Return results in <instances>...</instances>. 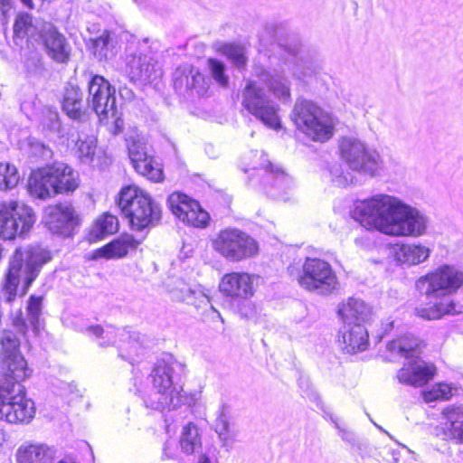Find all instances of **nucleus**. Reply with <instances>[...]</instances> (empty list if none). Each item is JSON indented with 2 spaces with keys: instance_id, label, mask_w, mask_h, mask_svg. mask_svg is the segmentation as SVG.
Listing matches in <instances>:
<instances>
[{
  "instance_id": "41",
  "label": "nucleus",
  "mask_w": 463,
  "mask_h": 463,
  "mask_svg": "<svg viewBox=\"0 0 463 463\" xmlns=\"http://www.w3.org/2000/svg\"><path fill=\"white\" fill-rule=\"evenodd\" d=\"M119 223L117 216L105 213L95 222L90 231V238L99 241L108 235L116 233L118 231Z\"/></svg>"
},
{
  "instance_id": "33",
  "label": "nucleus",
  "mask_w": 463,
  "mask_h": 463,
  "mask_svg": "<svg viewBox=\"0 0 463 463\" xmlns=\"http://www.w3.org/2000/svg\"><path fill=\"white\" fill-rule=\"evenodd\" d=\"M183 300L188 305L194 306L196 309L209 307L213 314V319L217 317L223 323V319L218 310L212 304L211 290L201 285L188 287L183 291Z\"/></svg>"
},
{
  "instance_id": "19",
  "label": "nucleus",
  "mask_w": 463,
  "mask_h": 463,
  "mask_svg": "<svg viewBox=\"0 0 463 463\" xmlns=\"http://www.w3.org/2000/svg\"><path fill=\"white\" fill-rule=\"evenodd\" d=\"M167 204L172 213L187 225L204 228L209 223V213L197 201L183 193L171 194L167 198Z\"/></svg>"
},
{
  "instance_id": "32",
  "label": "nucleus",
  "mask_w": 463,
  "mask_h": 463,
  "mask_svg": "<svg viewBox=\"0 0 463 463\" xmlns=\"http://www.w3.org/2000/svg\"><path fill=\"white\" fill-rule=\"evenodd\" d=\"M63 112L71 119L80 120L85 115L83 93L78 86L68 84L61 101Z\"/></svg>"
},
{
  "instance_id": "6",
  "label": "nucleus",
  "mask_w": 463,
  "mask_h": 463,
  "mask_svg": "<svg viewBox=\"0 0 463 463\" xmlns=\"http://www.w3.org/2000/svg\"><path fill=\"white\" fill-rule=\"evenodd\" d=\"M463 288V269L449 263H443L429 270L415 281V288L428 299L449 298Z\"/></svg>"
},
{
  "instance_id": "18",
  "label": "nucleus",
  "mask_w": 463,
  "mask_h": 463,
  "mask_svg": "<svg viewBox=\"0 0 463 463\" xmlns=\"http://www.w3.org/2000/svg\"><path fill=\"white\" fill-rule=\"evenodd\" d=\"M261 180L260 187L269 197L286 201L288 190L293 186L292 178L279 165L271 163L264 152L260 156Z\"/></svg>"
},
{
  "instance_id": "22",
  "label": "nucleus",
  "mask_w": 463,
  "mask_h": 463,
  "mask_svg": "<svg viewBox=\"0 0 463 463\" xmlns=\"http://www.w3.org/2000/svg\"><path fill=\"white\" fill-rule=\"evenodd\" d=\"M126 71L133 82L146 84L153 82L162 75L157 62L149 54L134 53L127 55Z\"/></svg>"
},
{
  "instance_id": "49",
  "label": "nucleus",
  "mask_w": 463,
  "mask_h": 463,
  "mask_svg": "<svg viewBox=\"0 0 463 463\" xmlns=\"http://www.w3.org/2000/svg\"><path fill=\"white\" fill-rule=\"evenodd\" d=\"M208 66L213 79L221 86L229 85V76L226 73V66L215 58L208 59Z\"/></svg>"
},
{
  "instance_id": "15",
  "label": "nucleus",
  "mask_w": 463,
  "mask_h": 463,
  "mask_svg": "<svg viewBox=\"0 0 463 463\" xmlns=\"http://www.w3.org/2000/svg\"><path fill=\"white\" fill-rule=\"evenodd\" d=\"M32 374L20 353V339L13 331H5L0 339V375L4 380L24 381Z\"/></svg>"
},
{
  "instance_id": "59",
  "label": "nucleus",
  "mask_w": 463,
  "mask_h": 463,
  "mask_svg": "<svg viewBox=\"0 0 463 463\" xmlns=\"http://www.w3.org/2000/svg\"><path fill=\"white\" fill-rule=\"evenodd\" d=\"M5 441V432L2 429H0V448L2 447V445L4 444Z\"/></svg>"
},
{
  "instance_id": "39",
  "label": "nucleus",
  "mask_w": 463,
  "mask_h": 463,
  "mask_svg": "<svg viewBox=\"0 0 463 463\" xmlns=\"http://www.w3.org/2000/svg\"><path fill=\"white\" fill-rule=\"evenodd\" d=\"M114 31H103V33L92 41V51L99 60L113 58L118 52V43L113 41Z\"/></svg>"
},
{
  "instance_id": "56",
  "label": "nucleus",
  "mask_w": 463,
  "mask_h": 463,
  "mask_svg": "<svg viewBox=\"0 0 463 463\" xmlns=\"http://www.w3.org/2000/svg\"><path fill=\"white\" fill-rule=\"evenodd\" d=\"M198 462L199 463H212L211 459L209 458V457H207L204 454L200 455Z\"/></svg>"
},
{
  "instance_id": "34",
  "label": "nucleus",
  "mask_w": 463,
  "mask_h": 463,
  "mask_svg": "<svg viewBox=\"0 0 463 463\" xmlns=\"http://www.w3.org/2000/svg\"><path fill=\"white\" fill-rule=\"evenodd\" d=\"M430 254V250L420 244L397 245L394 250L395 260L401 265H417L424 262Z\"/></svg>"
},
{
  "instance_id": "12",
  "label": "nucleus",
  "mask_w": 463,
  "mask_h": 463,
  "mask_svg": "<svg viewBox=\"0 0 463 463\" xmlns=\"http://www.w3.org/2000/svg\"><path fill=\"white\" fill-rule=\"evenodd\" d=\"M213 247L231 262H239L255 256L259 251L257 241L237 228L222 230L213 241Z\"/></svg>"
},
{
  "instance_id": "11",
  "label": "nucleus",
  "mask_w": 463,
  "mask_h": 463,
  "mask_svg": "<svg viewBox=\"0 0 463 463\" xmlns=\"http://www.w3.org/2000/svg\"><path fill=\"white\" fill-rule=\"evenodd\" d=\"M339 148L343 160L353 171L374 177L383 170L380 153L357 138L343 137Z\"/></svg>"
},
{
  "instance_id": "23",
  "label": "nucleus",
  "mask_w": 463,
  "mask_h": 463,
  "mask_svg": "<svg viewBox=\"0 0 463 463\" xmlns=\"http://www.w3.org/2000/svg\"><path fill=\"white\" fill-rule=\"evenodd\" d=\"M43 301L42 296L31 295L27 300L25 307L26 317L23 316L22 311L14 318L13 324L17 331L28 340L29 328L33 336H38L43 328Z\"/></svg>"
},
{
  "instance_id": "29",
  "label": "nucleus",
  "mask_w": 463,
  "mask_h": 463,
  "mask_svg": "<svg viewBox=\"0 0 463 463\" xmlns=\"http://www.w3.org/2000/svg\"><path fill=\"white\" fill-rule=\"evenodd\" d=\"M337 313L343 324L361 323L365 325L370 319L372 309L361 298H349L338 306Z\"/></svg>"
},
{
  "instance_id": "61",
  "label": "nucleus",
  "mask_w": 463,
  "mask_h": 463,
  "mask_svg": "<svg viewBox=\"0 0 463 463\" xmlns=\"http://www.w3.org/2000/svg\"><path fill=\"white\" fill-rule=\"evenodd\" d=\"M250 182H251L252 184H254V183L256 182V177L253 175V174H251V175H250Z\"/></svg>"
},
{
  "instance_id": "46",
  "label": "nucleus",
  "mask_w": 463,
  "mask_h": 463,
  "mask_svg": "<svg viewBox=\"0 0 463 463\" xmlns=\"http://www.w3.org/2000/svg\"><path fill=\"white\" fill-rule=\"evenodd\" d=\"M17 168L7 162L0 163V191H7L15 187L19 182Z\"/></svg>"
},
{
  "instance_id": "52",
  "label": "nucleus",
  "mask_w": 463,
  "mask_h": 463,
  "mask_svg": "<svg viewBox=\"0 0 463 463\" xmlns=\"http://www.w3.org/2000/svg\"><path fill=\"white\" fill-rule=\"evenodd\" d=\"M109 119L112 120V126L109 128L110 132L115 136L122 133L124 130V120L121 118V113L118 107L116 108L115 115H108V118H104L102 122L108 124Z\"/></svg>"
},
{
  "instance_id": "27",
  "label": "nucleus",
  "mask_w": 463,
  "mask_h": 463,
  "mask_svg": "<svg viewBox=\"0 0 463 463\" xmlns=\"http://www.w3.org/2000/svg\"><path fill=\"white\" fill-rule=\"evenodd\" d=\"M298 385L301 389L302 396L305 399H308L310 402H314L318 410H320L323 412V417L325 419H329L335 426V428L338 429L339 435L342 438V439L351 445H354L355 443V436L353 432L348 431L346 430L341 429L337 422L336 418L331 413V411L325 406L323 403L319 394L315 391L309 382V380L306 377H299L298 379Z\"/></svg>"
},
{
  "instance_id": "25",
  "label": "nucleus",
  "mask_w": 463,
  "mask_h": 463,
  "mask_svg": "<svg viewBox=\"0 0 463 463\" xmlns=\"http://www.w3.org/2000/svg\"><path fill=\"white\" fill-rule=\"evenodd\" d=\"M220 291L232 300L251 298L254 295V277L247 272L233 271L222 276Z\"/></svg>"
},
{
  "instance_id": "37",
  "label": "nucleus",
  "mask_w": 463,
  "mask_h": 463,
  "mask_svg": "<svg viewBox=\"0 0 463 463\" xmlns=\"http://www.w3.org/2000/svg\"><path fill=\"white\" fill-rule=\"evenodd\" d=\"M231 408L226 403H222L218 411L214 424L215 432L222 441V446L228 450L232 448L233 436L231 431Z\"/></svg>"
},
{
  "instance_id": "13",
  "label": "nucleus",
  "mask_w": 463,
  "mask_h": 463,
  "mask_svg": "<svg viewBox=\"0 0 463 463\" xmlns=\"http://www.w3.org/2000/svg\"><path fill=\"white\" fill-rule=\"evenodd\" d=\"M36 217L33 210L16 201L0 203V239L14 240L33 228Z\"/></svg>"
},
{
  "instance_id": "48",
  "label": "nucleus",
  "mask_w": 463,
  "mask_h": 463,
  "mask_svg": "<svg viewBox=\"0 0 463 463\" xmlns=\"http://www.w3.org/2000/svg\"><path fill=\"white\" fill-rule=\"evenodd\" d=\"M331 182L338 187H345L354 183V177L348 171H345L338 163H334L329 166Z\"/></svg>"
},
{
  "instance_id": "16",
  "label": "nucleus",
  "mask_w": 463,
  "mask_h": 463,
  "mask_svg": "<svg viewBox=\"0 0 463 463\" xmlns=\"http://www.w3.org/2000/svg\"><path fill=\"white\" fill-rule=\"evenodd\" d=\"M126 142L128 157L137 173L153 182L163 180V170L156 163L154 156L149 154L145 138L135 134L128 136Z\"/></svg>"
},
{
  "instance_id": "1",
  "label": "nucleus",
  "mask_w": 463,
  "mask_h": 463,
  "mask_svg": "<svg viewBox=\"0 0 463 463\" xmlns=\"http://www.w3.org/2000/svg\"><path fill=\"white\" fill-rule=\"evenodd\" d=\"M89 335L99 339L100 346L115 345L118 356L132 365L134 385L137 393L142 399L146 408L164 414L165 431L175 430L174 423L183 420L191 412V407L198 400V392L185 393L181 384V376L184 373V364L178 362L173 354H163L154 364L146 377L150 386L142 387L143 368H139L140 357L145 354L146 347L138 332L128 327L116 329L109 325L103 327L92 325L86 328Z\"/></svg>"
},
{
  "instance_id": "10",
  "label": "nucleus",
  "mask_w": 463,
  "mask_h": 463,
  "mask_svg": "<svg viewBox=\"0 0 463 463\" xmlns=\"http://www.w3.org/2000/svg\"><path fill=\"white\" fill-rule=\"evenodd\" d=\"M243 108L269 128H282L279 106L270 98L263 84L254 80L246 81L242 90Z\"/></svg>"
},
{
  "instance_id": "8",
  "label": "nucleus",
  "mask_w": 463,
  "mask_h": 463,
  "mask_svg": "<svg viewBox=\"0 0 463 463\" xmlns=\"http://www.w3.org/2000/svg\"><path fill=\"white\" fill-rule=\"evenodd\" d=\"M296 127L314 141L325 142L334 134V119L311 100L299 99L291 113Z\"/></svg>"
},
{
  "instance_id": "7",
  "label": "nucleus",
  "mask_w": 463,
  "mask_h": 463,
  "mask_svg": "<svg viewBox=\"0 0 463 463\" xmlns=\"http://www.w3.org/2000/svg\"><path fill=\"white\" fill-rule=\"evenodd\" d=\"M23 381L10 379L0 384V420L27 424L35 416L34 402L26 396Z\"/></svg>"
},
{
  "instance_id": "64",
  "label": "nucleus",
  "mask_w": 463,
  "mask_h": 463,
  "mask_svg": "<svg viewBox=\"0 0 463 463\" xmlns=\"http://www.w3.org/2000/svg\"><path fill=\"white\" fill-rule=\"evenodd\" d=\"M459 457L461 459H463V450L459 452Z\"/></svg>"
},
{
  "instance_id": "20",
  "label": "nucleus",
  "mask_w": 463,
  "mask_h": 463,
  "mask_svg": "<svg viewBox=\"0 0 463 463\" xmlns=\"http://www.w3.org/2000/svg\"><path fill=\"white\" fill-rule=\"evenodd\" d=\"M43 221L50 232L63 238L71 237L80 224L79 216L70 203L48 206Z\"/></svg>"
},
{
  "instance_id": "4",
  "label": "nucleus",
  "mask_w": 463,
  "mask_h": 463,
  "mask_svg": "<svg viewBox=\"0 0 463 463\" xmlns=\"http://www.w3.org/2000/svg\"><path fill=\"white\" fill-rule=\"evenodd\" d=\"M116 202L134 231L141 232L160 221L161 210L158 204L136 185L122 187Z\"/></svg>"
},
{
  "instance_id": "44",
  "label": "nucleus",
  "mask_w": 463,
  "mask_h": 463,
  "mask_svg": "<svg viewBox=\"0 0 463 463\" xmlns=\"http://www.w3.org/2000/svg\"><path fill=\"white\" fill-rule=\"evenodd\" d=\"M217 51L239 69L244 68L247 64L248 58L242 45L234 43H221L218 45Z\"/></svg>"
},
{
  "instance_id": "17",
  "label": "nucleus",
  "mask_w": 463,
  "mask_h": 463,
  "mask_svg": "<svg viewBox=\"0 0 463 463\" xmlns=\"http://www.w3.org/2000/svg\"><path fill=\"white\" fill-rule=\"evenodd\" d=\"M88 105L100 121L108 115H115L117 106L116 88L103 76L93 75L89 83Z\"/></svg>"
},
{
  "instance_id": "62",
  "label": "nucleus",
  "mask_w": 463,
  "mask_h": 463,
  "mask_svg": "<svg viewBox=\"0 0 463 463\" xmlns=\"http://www.w3.org/2000/svg\"><path fill=\"white\" fill-rule=\"evenodd\" d=\"M25 102L21 103V109L24 110L25 109Z\"/></svg>"
},
{
  "instance_id": "35",
  "label": "nucleus",
  "mask_w": 463,
  "mask_h": 463,
  "mask_svg": "<svg viewBox=\"0 0 463 463\" xmlns=\"http://www.w3.org/2000/svg\"><path fill=\"white\" fill-rule=\"evenodd\" d=\"M54 450L46 445L20 447L16 453L17 463H52Z\"/></svg>"
},
{
  "instance_id": "24",
  "label": "nucleus",
  "mask_w": 463,
  "mask_h": 463,
  "mask_svg": "<svg viewBox=\"0 0 463 463\" xmlns=\"http://www.w3.org/2000/svg\"><path fill=\"white\" fill-rule=\"evenodd\" d=\"M32 35L41 40L44 50L54 62L67 64L71 55V46L67 38L60 31H32Z\"/></svg>"
},
{
  "instance_id": "45",
  "label": "nucleus",
  "mask_w": 463,
  "mask_h": 463,
  "mask_svg": "<svg viewBox=\"0 0 463 463\" xmlns=\"http://www.w3.org/2000/svg\"><path fill=\"white\" fill-rule=\"evenodd\" d=\"M76 154L83 164L92 163L97 148V138L90 135H80L76 142Z\"/></svg>"
},
{
  "instance_id": "58",
  "label": "nucleus",
  "mask_w": 463,
  "mask_h": 463,
  "mask_svg": "<svg viewBox=\"0 0 463 463\" xmlns=\"http://www.w3.org/2000/svg\"><path fill=\"white\" fill-rule=\"evenodd\" d=\"M288 52L293 56H298L300 52L299 48L295 46L294 48H288Z\"/></svg>"
},
{
  "instance_id": "31",
  "label": "nucleus",
  "mask_w": 463,
  "mask_h": 463,
  "mask_svg": "<svg viewBox=\"0 0 463 463\" xmlns=\"http://www.w3.org/2000/svg\"><path fill=\"white\" fill-rule=\"evenodd\" d=\"M39 127L43 135L51 140L66 137V128L61 125L59 112L52 107H45L41 111Z\"/></svg>"
},
{
  "instance_id": "42",
  "label": "nucleus",
  "mask_w": 463,
  "mask_h": 463,
  "mask_svg": "<svg viewBox=\"0 0 463 463\" xmlns=\"http://www.w3.org/2000/svg\"><path fill=\"white\" fill-rule=\"evenodd\" d=\"M201 445L197 426L193 422H189L184 427L180 439V446L183 452L187 455L193 454L201 449Z\"/></svg>"
},
{
  "instance_id": "9",
  "label": "nucleus",
  "mask_w": 463,
  "mask_h": 463,
  "mask_svg": "<svg viewBox=\"0 0 463 463\" xmlns=\"http://www.w3.org/2000/svg\"><path fill=\"white\" fill-rule=\"evenodd\" d=\"M387 349L392 354L405 358L403 367L399 370L397 377L401 383L420 387L428 383L435 374V366L420 357L416 346L409 345L404 339L390 341Z\"/></svg>"
},
{
  "instance_id": "36",
  "label": "nucleus",
  "mask_w": 463,
  "mask_h": 463,
  "mask_svg": "<svg viewBox=\"0 0 463 463\" xmlns=\"http://www.w3.org/2000/svg\"><path fill=\"white\" fill-rule=\"evenodd\" d=\"M456 303L450 299L449 301L435 302L430 306H419L414 309L415 316L424 320L440 319L445 315L454 314Z\"/></svg>"
},
{
  "instance_id": "28",
  "label": "nucleus",
  "mask_w": 463,
  "mask_h": 463,
  "mask_svg": "<svg viewBox=\"0 0 463 463\" xmlns=\"http://www.w3.org/2000/svg\"><path fill=\"white\" fill-rule=\"evenodd\" d=\"M53 177L54 193L69 194L79 186V175L70 165L62 162H55L49 165Z\"/></svg>"
},
{
  "instance_id": "54",
  "label": "nucleus",
  "mask_w": 463,
  "mask_h": 463,
  "mask_svg": "<svg viewBox=\"0 0 463 463\" xmlns=\"http://www.w3.org/2000/svg\"><path fill=\"white\" fill-rule=\"evenodd\" d=\"M10 3L11 0H0V13L1 19L3 21V25L6 24V20L8 18V13L10 11Z\"/></svg>"
},
{
  "instance_id": "3",
  "label": "nucleus",
  "mask_w": 463,
  "mask_h": 463,
  "mask_svg": "<svg viewBox=\"0 0 463 463\" xmlns=\"http://www.w3.org/2000/svg\"><path fill=\"white\" fill-rule=\"evenodd\" d=\"M50 252L37 247L17 248L9 260L2 286L1 298L8 304L14 301L23 278L20 296H25L43 266L50 261Z\"/></svg>"
},
{
  "instance_id": "51",
  "label": "nucleus",
  "mask_w": 463,
  "mask_h": 463,
  "mask_svg": "<svg viewBox=\"0 0 463 463\" xmlns=\"http://www.w3.org/2000/svg\"><path fill=\"white\" fill-rule=\"evenodd\" d=\"M455 389L451 384L440 383L433 387V398L437 400H449L453 395Z\"/></svg>"
},
{
  "instance_id": "50",
  "label": "nucleus",
  "mask_w": 463,
  "mask_h": 463,
  "mask_svg": "<svg viewBox=\"0 0 463 463\" xmlns=\"http://www.w3.org/2000/svg\"><path fill=\"white\" fill-rule=\"evenodd\" d=\"M29 146L31 156L37 159L47 160L52 156L51 148L39 140H30Z\"/></svg>"
},
{
  "instance_id": "14",
  "label": "nucleus",
  "mask_w": 463,
  "mask_h": 463,
  "mask_svg": "<svg viewBox=\"0 0 463 463\" xmlns=\"http://www.w3.org/2000/svg\"><path fill=\"white\" fill-rule=\"evenodd\" d=\"M298 283L305 289L324 296L336 291L339 284L331 265L317 258L306 259Z\"/></svg>"
},
{
  "instance_id": "55",
  "label": "nucleus",
  "mask_w": 463,
  "mask_h": 463,
  "mask_svg": "<svg viewBox=\"0 0 463 463\" xmlns=\"http://www.w3.org/2000/svg\"><path fill=\"white\" fill-rule=\"evenodd\" d=\"M393 324H394V321H390L388 323H386L385 325H383V335H381V337H383L384 335H387L390 331L392 330L393 328Z\"/></svg>"
},
{
  "instance_id": "53",
  "label": "nucleus",
  "mask_w": 463,
  "mask_h": 463,
  "mask_svg": "<svg viewBox=\"0 0 463 463\" xmlns=\"http://www.w3.org/2000/svg\"><path fill=\"white\" fill-rule=\"evenodd\" d=\"M31 27H35L32 15L28 13L18 14L13 29H30Z\"/></svg>"
},
{
  "instance_id": "63",
  "label": "nucleus",
  "mask_w": 463,
  "mask_h": 463,
  "mask_svg": "<svg viewBox=\"0 0 463 463\" xmlns=\"http://www.w3.org/2000/svg\"><path fill=\"white\" fill-rule=\"evenodd\" d=\"M129 31H123V33H125V38L128 39V36L129 35L128 33Z\"/></svg>"
},
{
  "instance_id": "5",
  "label": "nucleus",
  "mask_w": 463,
  "mask_h": 463,
  "mask_svg": "<svg viewBox=\"0 0 463 463\" xmlns=\"http://www.w3.org/2000/svg\"><path fill=\"white\" fill-rule=\"evenodd\" d=\"M29 31H0V55L4 60H10L19 52L24 70L29 77L42 76L44 71L43 56L35 35Z\"/></svg>"
},
{
  "instance_id": "60",
  "label": "nucleus",
  "mask_w": 463,
  "mask_h": 463,
  "mask_svg": "<svg viewBox=\"0 0 463 463\" xmlns=\"http://www.w3.org/2000/svg\"><path fill=\"white\" fill-rule=\"evenodd\" d=\"M58 463H75L74 460H72L70 458H65L58 461Z\"/></svg>"
},
{
  "instance_id": "47",
  "label": "nucleus",
  "mask_w": 463,
  "mask_h": 463,
  "mask_svg": "<svg viewBox=\"0 0 463 463\" xmlns=\"http://www.w3.org/2000/svg\"><path fill=\"white\" fill-rule=\"evenodd\" d=\"M232 307L241 318L256 322L257 308L250 298L232 300Z\"/></svg>"
},
{
  "instance_id": "2",
  "label": "nucleus",
  "mask_w": 463,
  "mask_h": 463,
  "mask_svg": "<svg viewBox=\"0 0 463 463\" xmlns=\"http://www.w3.org/2000/svg\"><path fill=\"white\" fill-rule=\"evenodd\" d=\"M351 217L366 230L387 235L419 237L426 232L428 218L400 198L378 194L354 203Z\"/></svg>"
},
{
  "instance_id": "38",
  "label": "nucleus",
  "mask_w": 463,
  "mask_h": 463,
  "mask_svg": "<svg viewBox=\"0 0 463 463\" xmlns=\"http://www.w3.org/2000/svg\"><path fill=\"white\" fill-rule=\"evenodd\" d=\"M445 421L440 425V431L447 439L463 444V420L455 418L453 410L447 408L443 411Z\"/></svg>"
},
{
  "instance_id": "21",
  "label": "nucleus",
  "mask_w": 463,
  "mask_h": 463,
  "mask_svg": "<svg viewBox=\"0 0 463 463\" xmlns=\"http://www.w3.org/2000/svg\"><path fill=\"white\" fill-rule=\"evenodd\" d=\"M173 85L177 94L187 98L203 96L208 88L203 74L188 64L176 68L173 73Z\"/></svg>"
},
{
  "instance_id": "57",
  "label": "nucleus",
  "mask_w": 463,
  "mask_h": 463,
  "mask_svg": "<svg viewBox=\"0 0 463 463\" xmlns=\"http://www.w3.org/2000/svg\"><path fill=\"white\" fill-rule=\"evenodd\" d=\"M169 445L170 443L169 442H165V445H164V449H163V452H164V455L168 458H171L173 457L172 454H169L167 452V449H169Z\"/></svg>"
},
{
  "instance_id": "43",
  "label": "nucleus",
  "mask_w": 463,
  "mask_h": 463,
  "mask_svg": "<svg viewBox=\"0 0 463 463\" xmlns=\"http://www.w3.org/2000/svg\"><path fill=\"white\" fill-rule=\"evenodd\" d=\"M137 242L134 238L126 241L116 240L108 243L98 250L100 257L107 259L122 258L128 253L130 248H136Z\"/></svg>"
},
{
  "instance_id": "26",
  "label": "nucleus",
  "mask_w": 463,
  "mask_h": 463,
  "mask_svg": "<svg viewBox=\"0 0 463 463\" xmlns=\"http://www.w3.org/2000/svg\"><path fill=\"white\" fill-rule=\"evenodd\" d=\"M338 343L342 350L347 354L366 350L369 346V334L365 325L343 324L338 331Z\"/></svg>"
},
{
  "instance_id": "30",
  "label": "nucleus",
  "mask_w": 463,
  "mask_h": 463,
  "mask_svg": "<svg viewBox=\"0 0 463 463\" xmlns=\"http://www.w3.org/2000/svg\"><path fill=\"white\" fill-rule=\"evenodd\" d=\"M28 191L31 195L39 199H46L56 194L49 165L31 173L28 180Z\"/></svg>"
},
{
  "instance_id": "40",
  "label": "nucleus",
  "mask_w": 463,
  "mask_h": 463,
  "mask_svg": "<svg viewBox=\"0 0 463 463\" xmlns=\"http://www.w3.org/2000/svg\"><path fill=\"white\" fill-rule=\"evenodd\" d=\"M261 80L268 90L282 102L290 100V84L288 79L280 75H270L267 73L262 75Z\"/></svg>"
}]
</instances>
